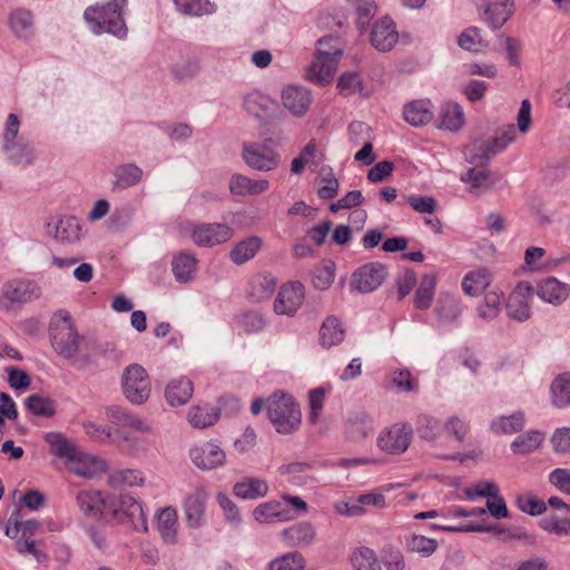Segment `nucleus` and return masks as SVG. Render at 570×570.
Listing matches in <instances>:
<instances>
[{
  "instance_id": "obj_36",
  "label": "nucleus",
  "mask_w": 570,
  "mask_h": 570,
  "mask_svg": "<svg viewBox=\"0 0 570 570\" xmlns=\"http://www.w3.org/2000/svg\"><path fill=\"white\" fill-rule=\"evenodd\" d=\"M525 416L521 411L511 415H500L491 421L490 430L495 434H513L523 430Z\"/></svg>"
},
{
  "instance_id": "obj_47",
  "label": "nucleus",
  "mask_w": 570,
  "mask_h": 570,
  "mask_svg": "<svg viewBox=\"0 0 570 570\" xmlns=\"http://www.w3.org/2000/svg\"><path fill=\"white\" fill-rule=\"evenodd\" d=\"M351 563L354 570H382L375 552L366 547H360L353 551Z\"/></svg>"
},
{
  "instance_id": "obj_54",
  "label": "nucleus",
  "mask_w": 570,
  "mask_h": 570,
  "mask_svg": "<svg viewBox=\"0 0 570 570\" xmlns=\"http://www.w3.org/2000/svg\"><path fill=\"white\" fill-rule=\"evenodd\" d=\"M438 541L424 535L412 534L406 538V547L410 551L430 557L438 549Z\"/></svg>"
},
{
  "instance_id": "obj_12",
  "label": "nucleus",
  "mask_w": 570,
  "mask_h": 570,
  "mask_svg": "<svg viewBox=\"0 0 570 570\" xmlns=\"http://www.w3.org/2000/svg\"><path fill=\"white\" fill-rule=\"evenodd\" d=\"M115 351L116 346L112 342L85 336L73 366L78 370H87L91 365H95L100 357H108L112 355Z\"/></svg>"
},
{
  "instance_id": "obj_40",
  "label": "nucleus",
  "mask_w": 570,
  "mask_h": 570,
  "mask_svg": "<svg viewBox=\"0 0 570 570\" xmlns=\"http://www.w3.org/2000/svg\"><path fill=\"white\" fill-rule=\"evenodd\" d=\"M435 288L436 277L433 274L423 275L413 298L415 308L421 311L428 309L435 295Z\"/></svg>"
},
{
  "instance_id": "obj_32",
  "label": "nucleus",
  "mask_w": 570,
  "mask_h": 570,
  "mask_svg": "<svg viewBox=\"0 0 570 570\" xmlns=\"http://www.w3.org/2000/svg\"><path fill=\"white\" fill-rule=\"evenodd\" d=\"M157 530L167 544L177 542V512L174 508L161 509L157 514Z\"/></svg>"
},
{
  "instance_id": "obj_39",
  "label": "nucleus",
  "mask_w": 570,
  "mask_h": 570,
  "mask_svg": "<svg viewBox=\"0 0 570 570\" xmlns=\"http://www.w3.org/2000/svg\"><path fill=\"white\" fill-rule=\"evenodd\" d=\"M268 492V485L264 480L256 478H248L244 481L237 482L234 485L233 493L245 500H256L264 498Z\"/></svg>"
},
{
  "instance_id": "obj_61",
  "label": "nucleus",
  "mask_w": 570,
  "mask_h": 570,
  "mask_svg": "<svg viewBox=\"0 0 570 570\" xmlns=\"http://www.w3.org/2000/svg\"><path fill=\"white\" fill-rule=\"evenodd\" d=\"M217 503L224 511L225 518L228 523L233 525H238L242 521L240 513L236 504L230 500V498L224 493H217Z\"/></svg>"
},
{
  "instance_id": "obj_25",
  "label": "nucleus",
  "mask_w": 570,
  "mask_h": 570,
  "mask_svg": "<svg viewBox=\"0 0 570 570\" xmlns=\"http://www.w3.org/2000/svg\"><path fill=\"white\" fill-rule=\"evenodd\" d=\"M403 118L414 127L430 122L433 118V106L429 99L413 100L404 106Z\"/></svg>"
},
{
  "instance_id": "obj_42",
  "label": "nucleus",
  "mask_w": 570,
  "mask_h": 570,
  "mask_svg": "<svg viewBox=\"0 0 570 570\" xmlns=\"http://www.w3.org/2000/svg\"><path fill=\"white\" fill-rule=\"evenodd\" d=\"M461 312L460 303L454 296L448 293L440 295L435 306V313L440 322L446 324L453 323L458 320Z\"/></svg>"
},
{
  "instance_id": "obj_53",
  "label": "nucleus",
  "mask_w": 570,
  "mask_h": 570,
  "mask_svg": "<svg viewBox=\"0 0 570 570\" xmlns=\"http://www.w3.org/2000/svg\"><path fill=\"white\" fill-rule=\"evenodd\" d=\"M305 566L304 557L295 551L287 552L268 563V570H302Z\"/></svg>"
},
{
  "instance_id": "obj_35",
  "label": "nucleus",
  "mask_w": 570,
  "mask_h": 570,
  "mask_svg": "<svg viewBox=\"0 0 570 570\" xmlns=\"http://www.w3.org/2000/svg\"><path fill=\"white\" fill-rule=\"evenodd\" d=\"M9 26L14 36L28 40L32 36L33 16L31 11L22 8L13 10L9 16Z\"/></svg>"
},
{
  "instance_id": "obj_57",
  "label": "nucleus",
  "mask_w": 570,
  "mask_h": 570,
  "mask_svg": "<svg viewBox=\"0 0 570 570\" xmlns=\"http://www.w3.org/2000/svg\"><path fill=\"white\" fill-rule=\"evenodd\" d=\"M348 140L352 145L357 146L366 141H372V128L364 121H352L347 128Z\"/></svg>"
},
{
  "instance_id": "obj_10",
  "label": "nucleus",
  "mask_w": 570,
  "mask_h": 570,
  "mask_svg": "<svg viewBox=\"0 0 570 570\" xmlns=\"http://www.w3.org/2000/svg\"><path fill=\"white\" fill-rule=\"evenodd\" d=\"M45 440L50 445L51 453L56 456L67 459L69 461H79L75 469L77 475L92 479L101 468V463L97 461H94L88 466L85 462H81L76 446L63 438L61 433L49 432Z\"/></svg>"
},
{
  "instance_id": "obj_7",
  "label": "nucleus",
  "mask_w": 570,
  "mask_h": 570,
  "mask_svg": "<svg viewBox=\"0 0 570 570\" xmlns=\"http://www.w3.org/2000/svg\"><path fill=\"white\" fill-rule=\"evenodd\" d=\"M515 138L514 125L497 132L490 140H474L465 148V158L471 165L488 166L490 158L504 150Z\"/></svg>"
},
{
  "instance_id": "obj_17",
  "label": "nucleus",
  "mask_w": 570,
  "mask_h": 570,
  "mask_svg": "<svg viewBox=\"0 0 570 570\" xmlns=\"http://www.w3.org/2000/svg\"><path fill=\"white\" fill-rule=\"evenodd\" d=\"M534 288L527 282L518 284L507 303V314L518 322H525L531 316L530 301Z\"/></svg>"
},
{
  "instance_id": "obj_51",
  "label": "nucleus",
  "mask_w": 570,
  "mask_h": 570,
  "mask_svg": "<svg viewBox=\"0 0 570 570\" xmlns=\"http://www.w3.org/2000/svg\"><path fill=\"white\" fill-rule=\"evenodd\" d=\"M458 45L468 51L478 52L487 43L482 38L481 29L478 27H469L462 31L458 38Z\"/></svg>"
},
{
  "instance_id": "obj_52",
  "label": "nucleus",
  "mask_w": 570,
  "mask_h": 570,
  "mask_svg": "<svg viewBox=\"0 0 570 570\" xmlns=\"http://www.w3.org/2000/svg\"><path fill=\"white\" fill-rule=\"evenodd\" d=\"M501 306V294L498 292H489L484 296V301L476 308L478 316L484 321H492L498 317Z\"/></svg>"
},
{
  "instance_id": "obj_60",
  "label": "nucleus",
  "mask_w": 570,
  "mask_h": 570,
  "mask_svg": "<svg viewBox=\"0 0 570 570\" xmlns=\"http://www.w3.org/2000/svg\"><path fill=\"white\" fill-rule=\"evenodd\" d=\"M324 399H325V389L322 386L316 387V389L309 391V393H308V405H309L308 420L313 424H315L317 422L318 417L322 414Z\"/></svg>"
},
{
  "instance_id": "obj_6",
  "label": "nucleus",
  "mask_w": 570,
  "mask_h": 570,
  "mask_svg": "<svg viewBox=\"0 0 570 570\" xmlns=\"http://www.w3.org/2000/svg\"><path fill=\"white\" fill-rule=\"evenodd\" d=\"M244 163L256 171H273L282 164V156L273 138L261 141H246L242 147Z\"/></svg>"
},
{
  "instance_id": "obj_59",
  "label": "nucleus",
  "mask_w": 570,
  "mask_h": 570,
  "mask_svg": "<svg viewBox=\"0 0 570 570\" xmlns=\"http://www.w3.org/2000/svg\"><path fill=\"white\" fill-rule=\"evenodd\" d=\"M517 505L519 510L533 517L541 515L547 511V503L532 495H519L517 498Z\"/></svg>"
},
{
  "instance_id": "obj_56",
  "label": "nucleus",
  "mask_w": 570,
  "mask_h": 570,
  "mask_svg": "<svg viewBox=\"0 0 570 570\" xmlns=\"http://www.w3.org/2000/svg\"><path fill=\"white\" fill-rule=\"evenodd\" d=\"M243 108L254 117H262L268 108V98L254 91L244 97Z\"/></svg>"
},
{
  "instance_id": "obj_4",
  "label": "nucleus",
  "mask_w": 570,
  "mask_h": 570,
  "mask_svg": "<svg viewBox=\"0 0 570 570\" xmlns=\"http://www.w3.org/2000/svg\"><path fill=\"white\" fill-rule=\"evenodd\" d=\"M266 412L275 430L282 434L297 431L302 423L298 403L284 391H276L266 399Z\"/></svg>"
},
{
  "instance_id": "obj_23",
  "label": "nucleus",
  "mask_w": 570,
  "mask_h": 570,
  "mask_svg": "<svg viewBox=\"0 0 570 570\" xmlns=\"http://www.w3.org/2000/svg\"><path fill=\"white\" fill-rule=\"evenodd\" d=\"M570 286L556 277H548L538 284L537 294L546 303L561 305L569 296Z\"/></svg>"
},
{
  "instance_id": "obj_1",
  "label": "nucleus",
  "mask_w": 570,
  "mask_h": 570,
  "mask_svg": "<svg viewBox=\"0 0 570 570\" xmlns=\"http://www.w3.org/2000/svg\"><path fill=\"white\" fill-rule=\"evenodd\" d=\"M107 415L112 424V436L121 448L130 454H136L145 448L144 438L150 432V426L145 420L117 405L109 406Z\"/></svg>"
},
{
  "instance_id": "obj_63",
  "label": "nucleus",
  "mask_w": 570,
  "mask_h": 570,
  "mask_svg": "<svg viewBox=\"0 0 570 570\" xmlns=\"http://www.w3.org/2000/svg\"><path fill=\"white\" fill-rule=\"evenodd\" d=\"M275 281L266 276H258L253 281L252 295L256 301H263L268 298L275 289Z\"/></svg>"
},
{
  "instance_id": "obj_30",
  "label": "nucleus",
  "mask_w": 570,
  "mask_h": 570,
  "mask_svg": "<svg viewBox=\"0 0 570 570\" xmlns=\"http://www.w3.org/2000/svg\"><path fill=\"white\" fill-rule=\"evenodd\" d=\"M194 392V384L187 377L171 380L165 390V397L171 406H179L189 401Z\"/></svg>"
},
{
  "instance_id": "obj_14",
  "label": "nucleus",
  "mask_w": 570,
  "mask_h": 570,
  "mask_svg": "<svg viewBox=\"0 0 570 570\" xmlns=\"http://www.w3.org/2000/svg\"><path fill=\"white\" fill-rule=\"evenodd\" d=\"M234 236V229L222 223H206L196 226L191 238L197 246L214 247L228 242Z\"/></svg>"
},
{
  "instance_id": "obj_2",
  "label": "nucleus",
  "mask_w": 570,
  "mask_h": 570,
  "mask_svg": "<svg viewBox=\"0 0 570 570\" xmlns=\"http://www.w3.org/2000/svg\"><path fill=\"white\" fill-rule=\"evenodd\" d=\"M127 0H110L105 4L91 6L85 10L83 19L92 33L106 32L122 40L128 35L124 18Z\"/></svg>"
},
{
  "instance_id": "obj_27",
  "label": "nucleus",
  "mask_w": 570,
  "mask_h": 570,
  "mask_svg": "<svg viewBox=\"0 0 570 570\" xmlns=\"http://www.w3.org/2000/svg\"><path fill=\"white\" fill-rule=\"evenodd\" d=\"M493 275L488 268L466 273L462 279V291L469 296H479L490 286Z\"/></svg>"
},
{
  "instance_id": "obj_26",
  "label": "nucleus",
  "mask_w": 570,
  "mask_h": 570,
  "mask_svg": "<svg viewBox=\"0 0 570 570\" xmlns=\"http://www.w3.org/2000/svg\"><path fill=\"white\" fill-rule=\"evenodd\" d=\"M281 537L289 547H306L314 541L315 529L309 522L303 521L285 528Z\"/></svg>"
},
{
  "instance_id": "obj_21",
  "label": "nucleus",
  "mask_w": 570,
  "mask_h": 570,
  "mask_svg": "<svg viewBox=\"0 0 570 570\" xmlns=\"http://www.w3.org/2000/svg\"><path fill=\"white\" fill-rule=\"evenodd\" d=\"M110 497H104L100 491L82 490L79 491L76 501L79 509L88 517L97 519L100 515L107 514L108 507H111L114 501L109 500Z\"/></svg>"
},
{
  "instance_id": "obj_49",
  "label": "nucleus",
  "mask_w": 570,
  "mask_h": 570,
  "mask_svg": "<svg viewBox=\"0 0 570 570\" xmlns=\"http://www.w3.org/2000/svg\"><path fill=\"white\" fill-rule=\"evenodd\" d=\"M26 407L36 416L51 417L56 413L55 402L40 394H32L24 401Z\"/></svg>"
},
{
  "instance_id": "obj_34",
  "label": "nucleus",
  "mask_w": 570,
  "mask_h": 570,
  "mask_svg": "<svg viewBox=\"0 0 570 570\" xmlns=\"http://www.w3.org/2000/svg\"><path fill=\"white\" fill-rule=\"evenodd\" d=\"M550 394L551 403L554 407H570V372H563L552 380Z\"/></svg>"
},
{
  "instance_id": "obj_43",
  "label": "nucleus",
  "mask_w": 570,
  "mask_h": 570,
  "mask_svg": "<svg viewBox=\"0 0 570 570\" xmlns=\"http://www.w3.org/2000/svg\"><path fill=\"white\" fill-rule=\"evenodd\" d=\"M288 512L282 508V503L277 501H269L257 505L253 515L259 523H271L276 521L287 520Z\"/></svg>"
},
{
  "instance_id": "obj_46",
  "label": "nucleus",
  "mask_w": 570,
  "mask_h": 570,
  "mask_svg": "<svg viewBox=\"0 0 570 570\" xmlns=\"http://www.w3.org/2000/svg\"><path fill=\"white\" fill-rule=\"evenodd\" d=\"M544 435L539 430H531L515 438L511 443V451L515 454H528L542 444Z\"/></svg>"
},
{
  "instance_id": "obj_18",
  "label": "nucleus",
  "mask_w": 570,
  "mask_h": 570,
  "mask_svg": "<svg viewBox=\"0 0 570 570\" xmlns=\"http://www.w3.org/2000/svg\"><path fill=\"white\" fill-rule=\"evenodd\" d=\"M304 299V286L299 282L282 286L274 302V309L279 315H294Z\"/></svg>"
},
{
  "instance_id": "obj_31",
  "label": "nucleus",
  "mask_w": 570,
  "mask_h": 570,
  "mask_svg": "<svg viewBox=\"0 0 570 570\" xmlns=\"http://www.w3.org/2000/svg\"><path fill=\"white\" fill-rule=\"evenodd\" d=\"M263 239L258 236H249L239 240L229 252L230 261L236 265H243L255 257L261 250Z\"/></svg>"
},
{
  "instance_id": "obj_50",
  "label": "nucleus",
  "mask_w": 570,
  "mask_h": 570,
  "mask_svg": "<svg viewBox=\"0 0 570 570\" xmlns=\"http://www.w3.org/2000/svg\"><path fill=\"white\" fill-rule=\"evenodd\" d=\"M469 168L461 175V180L470 185L471 190L490 187V171L487 166H475Z\"/></svg>"
},
{
  "instance_id": "obj_28",
  "label": "nucleus",
  "mask_w": 570,
  "mask_h": 570,
  "mask_svg": "<svg viewBox=\"0 0 570 570\" xmlns=\"http://www.w3.org/2000/svg\"><path fill=\"white\" fill-rule=\"evenodd\" d=\"M345 336V327L334 315L327 316L320 327V343L324 348L341 344Z\"/></svg>"
},
{
  "instance_id": "obj_13",
  "label": "nucleus",
  "mask_w": 570,
  "mask_h": 570,
  "mask_svg": "<svg viewBox=\"0 0 570 570\" xmlns=\"http://www.w3.org/2000/svg\"><path fill=\"white\" fill-rule=\"evenodd\" d=\"M189 458L199 470L212 471L224 465L226 453L219 445L205 441L190 448Z\"/></svg>"
},
{
  "instance_id": "obj_5",
  "label": "nucleus",
  "mask_w": 570,
  "mask_h": 570,
  "mask_svg": "<svg viewBox=\"0 0 570 570\" xmlns=\"http://www.w3.org/2000/svg\"><path fill=\"white\" fill-rule=\"evenodd\" d=\"M50 340L53 350L75 364L83 335H80L67 312H60L50 324Z\"/></svg>"
},
{
  "instance_id": "obj_20",
  "label": "nucleus",
  "mask_w": 570,
  "mask_h": 570,
  "mask_svg": "<svg viewBox=\"0 0 570 570\" xmlns=\"http://www.w3.org/2000/svg\"><path fill=\"white\" fill-rule=\"evenodd\" d=\"M47 232L57 242L62 244H72L82 237L81 224L75 216H63L55 222H49L47 224Z\"/></svg>"
},
{
  "instance_id": "obj_11",
  "label": "nucleus",
  "mask_w": 570,
  "mask_h": 570,
  "mask_svg": "<svg viewBox=\"0 0 570 570\" xmlns=\"http://www.w3.org/2000/svg\"><path fill=\"white\" fill-rule=\"evenodd\" d=\"M41 296L40 287L32 281H10L2 287L0 309L11 311Z\"/></svg>"
},
{
  "instance_id": "obj_3",
  "label": "nucleus",
  "mask_w": 570,
  "mask_h": 570,
  "mask_svg": "<svg viewBox=\"0 0 570 570\" xmlns=\"http://www.w3.org/2000/svg\"><path fill=\"white\" fill-rule=\"evenodd\" d=\"M342 56L343 47L337 37L325 36L318 39L315 58L306 72L308 80L320 86L330 83Z\"/></svg>"
},
{
  "instance_id": "obj_29",
  "label": "nucleus",
  "mask_w": 570,
  "mask_h": 570,
  "mask_svg": "<svg viewBox=\"0 0 570 570\" xmlns=\"http://www.w3.org/2000/svg\"><path fill=\"white\" fill-rule=\"evenodd\" d=\"M269 183L266 179H252L242 174H235L229 180V190L234 195H258L266 191Z\"/></svg>"
},
{
  "instance_id": "obj_48",
  "label": "nucleus",
  "mask_w": 570,
  "mask_h": 570,
  "mask_svg": "<svg viewBox=\"0 0 570 570\" xmlns=\"http://www.w3.org/2000/svg\"><path fill=\"white\" fill-rule=\"evenodd\" d=\"M219 413L212 406H194L188 413L190 424L198 429L208 428L217 422Z\"/></svg>"
},
{
  "instance_id": "obj_24",
  "label": "nucleus",
  "mask_w": 570,
  "mask_h": 570,
  "mask_svg": "<svg viewBox=\"0 0 570 570\" xmlns=\"http://www.w3.org/2000/svg\"><path fill=\"white\" fill-rule=\"evenodd\" d=\"M2 150L8 161L16 166H29L36 158L33 146L24 137L11 144L2 145Z\"/></svg>"
},
{
  "instance_id": "obj_38",
  "label": "nucleus",
  "mask_w": 570,
  "mask_h": 570,
  "mask_svg": "<svg viewBox=\"0 0 570 570\" xmlns=\"http://www.w3.org/2000/svg\"><path fill=\"white\" fill-rule=\"evenodd\" d=\"M114 189H126L138 184L142 177V169L135 164H122L114 169Z\"/></svg>"
},
{
  "instance_id": "obj_16",
  "label": "nucleus",
  "mask_w": 570,
  "mask_h": 570,
  "mask_svg": "<svg viewBox=\"0 0 570 570\" xmlns=\"http://www.w3.org/2000/svg\"><path fill=\"white\" fill-rule=\"evenodd\" d=\"M387 275L386 267L379 263H370L357 268L352 275V287L360 293L376 289Z\"/></svg>"
},
{
  "instance_id": "obj_44",
  "label": "nucleus",
  "mask_w": 570,
  "mask_h": 570,
  "mask_svg": "<svg viewBox=\"0 0 570 570\" xmlns=\"http://www.w3.org/2000/svg\"><path fill=\"white\" fill-rule=\"evenodd\" d=\"M107 482L111 488L138 487L144 484L145 476L136 469H119L109 473Z\"/></svg>"
},
{
  "instance_id": "obj_64",
  "label": "nucleus",
  "mask_w": 570,
  "mask_h": 570,
  "mask_svg": "<svg viewBox=\"0 0 570 570\" xmlns=\"http://www.w3.org/2000/svg\"><path fill=\"white\" fill-rule=\"evenodd\" d=\"M549 482L560 492L570 495V469L558 468L550 472Z\"/></svg>"
},
{
  "instance_id": "obj_55",
  "label": "nucleus",
  "mask_w": 570,
  "mask_h": 570,
  "mask_svg": "<svg viewBox=\"0 0 570 570\" xmlns=\"http://www.w3.org/2000/svg\"><path fill=\"white\" fill-rule=\"evenodd\" d=\"M335 277V264L332 261L323 262L313 276V285L315 288L324 291L331 286Z\"/></svg>"
},
{
  "instance_id": "obj_62",
  "label": "nucleus",
  "mask_w": 570,
  "mask_h": 570,
  "mask_svg": "<svg viewBox=\"0 0 570 570\" xmlns=\"http://www.w3.org/2000/svg\"><path fill=\"white\" fill-rule=\"evenodd\" d=\"M361 85V78L358 73L354 71L342 73L337 81L340 92L345 97L351 96L360 90Z\"/></svg>"
},
{
  "instance_id": "obj_33",
  "label": "nucleus",
  "mask_w": 570,
  "mask_h": 570,
  "mask_svg": "<svg viewBox=\"0 0 570 570\" xmlns=\"http://www.w3.org/2000/svg\"><path fill=\"white\" fill-rule=\"evenodd\" d=\"M370 41L379 51L387 52L392 50V19L390 17L386 16L374 23Z\"/></svg>"
},
{
  "instance_id": "obj_15",
  "label": "nucleus",
  "mask_w": 570,
  "mask_h": 570,
  "mask_svg": "<svg viewBox=\"0 0 570 570\" xmlns=\"http://www.w3.org/2000/svg\"><path fill=\"white\" fill-rule=\"evenodd\" d=\"M514 0H482L479 7L480 18L491 29L498 30L511 18Z\"/></svg>"
},
{
  "instance_id": "obj_8",
  "label": "nucleus",
  "mask_w": 570,
  "mask_h": 570,
  "mask_svg": "<svg viewBox=\"0 0 570 570\" xmlns=\"http://www.w3.org/2000/svg\"><path fill=\"white\" fill-rule=\"evenodd\" d=\"M121 391L128 402L134 405L146 403L151 393V382L147 371L137 363L124 368Z\"/></svg>"
},
{
  "instance_id": "obj_45",
  "label": "nucleus",
  "mask_w": 570,
  "mask_h": 570,
  "mask_svg": "<svg viewBox=\"0 0 570 570\" xmlns=\"http://www.w3.org/2000/svg\"><path fill=\"white\" fill-rule=\"evenodd\" d=\"M180 13L190 17H202L216 12V4L209 0H173Z\"/></svg>"
},
{
  "instance_id": "obj_41",
  "label": "nucleus",
  "mask_w": 570,
  "mask_h": 570,
  "mask_svg": "<svg viewBox=\"0 0 570 570\" xmlns=\"http://www.w3.org/2000/svg\"><path fill=\"white\" fill-rule=\"evenodd\" d=\"M441 124L439 128L456 131L464 122V112L462 107L453 101H448L440 109Z\"/></svg>"
},
{
  "instance_id": "obj_9",
  "label": "nucleus",
  "mask_w": 570,
  "mask_h": 570,
  "mask_svg": "<svg viewBox=\"0 0 570 570\" xmlns=\"http://www.w3.org/2000/svg\"><path fill=\"white\" fill-rule=\"evenodd\" d=\"M109 500L115 503L108 507L107 514L119 522H129L136 531H147V519L140 502L127 494L110 497Z\"/></svg>"
},
{
  "instance_id": "obj_19",
  "label": "nucleus",
  "mask_w": 570,
  "mask_h": 570,
  "mask_svg": "<svg viewBox=\"0 0 570 570\" xmlns=\"http://www.w3.org/2000/svg\"><path fill=\"white\" fill-rule=\"evenodd\" d=\"M207 500L208 493L203 487H197L187 494L184 501V513L188 527L196 529L203 525Z\"/></svg>"
},
{
  "instance_id": "obj_37",
  "label": "nucleus",
  "mask_w": 570,
  "mask_h": 570,
  "mask_svg": "<svg viewBox=\"0 0 570 570\" xmlns=\"http://www.w3.org/2000/svg\"><path fill=\"white\" fill-rule=\"evenodd\" d=\"M171 269L178 282L187 283L194 277L197 269V259L190 253L180 252L173 257Z\"/></svg>"
},
{
  "instance_id": "obj_58",
  "label": "nucleus",
  "mask_w": 570,
  "mask_h": 570,
  "mask_svg": "<svg viewBox=\"0 0 570 570\" xmlns=\"http://www.w3.org/2000/svg\"><path fill=\"white\" fill-rule=\"evenodd\" d=\"M539 525L542 530L557 535H570V519L548 515L539 521Z\"/></svg>"
},
{
  "instance_id": "obj_22",
  "label": "nucleus",
  "mask_w": 570,
  "mask_h": 570,
  "mask_svg": "<svg viewBox=\"0 0 570 570\" xmlns=\"http://www.w3.org/2000/svg\"><path fill=\"white\" fill-rule=\"evenodd\" d=\"M284 107L294 116H303L311 105V92L301 86H287L282 91Z\"/></svg>"
}]
</instances>
